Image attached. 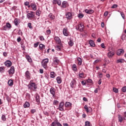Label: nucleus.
Listing matches in <instances>:
<instances>
[{
	"instance_id": "6e6d98bb",
	"label": "nucleus",
	"mask_w": 126,
	"mask_h": 126,
	"mask_svg": "<svg viewBox=\"0 0 126 126\" xmlns=\"http://www.w3.org/2000/svg\"><path fill=\"white\" fill-rule=\"evenodd\" d=\"M121 15L124 19H125V14H124V12H121Z\"/></svg>"
},
{
	"instance_id": "603ef678",
	"label": "nucleus",
	"mask_w": 126,
	"mask_h": 126,
	"mask_svg": "<svg viewBox=\"0 0 126 126\" xmlns=\"http://www.w3.org/2000/svg\"><path fill=\"white\" fill-rule=\"evenodd\" d=\"M57 4L61 5V4H62V1L60 0H57Z\"/></svg>"
},
{
	"instance_id": "a211bd4d",
	"label": "nucleus",
	"mask_w": 126,
	"mask_h": 126,
	"mask_svg": "<svg viewBox=\"0 0 126 126\" xmlns=\"http://www.w3.org/2000/svg\"><path fill=\"white\" fill-rule=\"evenodd\" d=\"M56 80L58 84H61V83H62V78H61L60 76L57 77L56 78Z\"/></svg>"
},
{
	"instance_id": "f257e3e1",
	"label": "nucleus",
	"mask_w": 126,
	"mask_h": 126,
	"mask_svg": "<svg viewBox=\"0 0 126 126\" xmlns=\"http://www.w3.org/2000/svg\"><path fill=\"white\" fill-rule=\"evenodd\" d=\"M32 81H30L29 84L28 85V87L30 90H36L37 89V85H36V83L32 82Z\"/></svg>"
},
{
	"instance_id": "5fc2aeb1",
	"label": "nucleus",
	"mask_w": 126,
	"mask_h": 126,
	"mask_svg": "<svg viewBox=\"0 0 126 126\" xmlns=\"http://www.w3.org/2000/svg\"><path fill=\"white\" fill-rule=\"evenodd\" d=\"M118 7V5L117 4H113L111 8H117Z\"/></svg>"
},
{
	"instance_id": "c03bdc74",
	"label": "nucleus",
	"mask_w": 126,
	"mask_h": 126,
	"mask_svg": "<svg viewBox=\"0 0 126 126\" xmlns=\"http://www.w3.org/2000/svg\"><path fill=\"white\" fill-rule=\"evenodd\" d=\"M79 76L81 78H83V75H84V73H79L78 74Z\"/></svg>"
},
{
	"instance_id": "9b49d317",
	"label": "nucleus",
	"mask_w": 126,
	"mask_h": 126,
	"mask_svg": "<svg viewBox=\"0 0 126 126\" xmlns=\"http://www.w3.org/2000/svg\"><path fill=\"white\" fill-rule=\"evenodd\" d=\"M115 55V52L113 51H109L108 54H107V57L111 59L113 58L114 55Z\"/></svg>"
},
{
	"instance_id": "bf43d9fd",
	"label": "nucleus",
	"mask_w": 126,
	"mask_h": 126,
	"mask_svg": "<svg viewBox=\"0 0 126 126\" xmlns=\"http://www.w3.org/2000/svg\"><path fill=\"white\" fill-rule=\"evenodd\" d=\"M46 33H47V34H48V35H49V34H51V30H47V31H46Z\"/></svg>"
},
{
	"instance_id": "37998d69",
	"label": "nucleus",
	"mask_w": 126,
	"mask_h": 126,
	"mask_svg": "<svg viewBox=\"0 0 126 126\" xmlns=\"http://www.w3.org/2000/svg\"><path fill=\"white\" fill-rule=\"evenodd\" d=\"M54 63H55V64H58L59 63V60L55 59L54 60Z\"/></svg>"
},
{
	"instance_id": "4be33fe9",
	"label": "nucleus",
	"mask_w": 126,
	"mask_h": 126,
	"mask_svg": "<svg viewBox=\"0 0 126 126\" xmlns=\"http://www.w3.org/2000/svg\"><path fill=\"white\" fill-rule=\"evenodd\" d=\"M89 43L91 47H95V43H94V41L93 40H90Z\"/></svg>"
},
{
	"instance_id": "8fccbe9b",
	"label": "nucleus",
	"mask_w": 126,
	"mask_h": 126,
	"mask_svg": "<svg viewBox=\"0 0 126 126\" xmlns=\"http://www.w3.org/2000/svg\"><path fill=\"white\" fill-rule=\"evenodd\" d=\"M38 45H39V42H37V43L34 44L33 47L34 48H37V47H38Z\"/></svg>"
},
{
	"instance_id": "9d476101",
	"label": "nucleus",
	"mask_w": 126,
	"mask_h": 126,
	"mask_svg": "<svg viewBox=\"0 0 126 126\" xmlns=\"http://www.w3.org/2000/svg\"><path fill=\"white\" fill-rule=\"evenodd\" d=\"M76 83V81H75V80L73 79L70 83V87L72 89L74 88V86H75Z\"/></svg>"
},
{
	"instance_id": "864d4df0",
	"label": "nucleus",
	"mask_w": 126,
	"mask_h": 126,
	"mask_svg": "<svg viewBox=\"0 0 126 126\" xmlns=\"http://www.w3.org/2000/svg\"><path fill=\"white\" fill-rule=\"evenodd\" d=\"M43 114L44 115H45V116H49V113L47 111H44Z\"/></svg>"
},
{
	"instance_id": "58836bf2",
	"label": "nucleus",
	"mask_w": 126,
	"mask_h": 126,
	"mask_svg": "<svg viewBox=\"0 0 126 126\" xmlns=\"http://www.w3.org/2000/svg\"><path fill=\"white\" fill-rule=\"evenodd\" d=\"M84 16V15L83 14L80 13L78 15V17L79 18H83V17Z\"/></svg>"
},
{
	"instance_id": "6e6552de",
	"label": "nucleus",
	"mask_w": 126,
	"mask_h": 126,
	"mask_svg": "<svg viewBox=\"0 0 126 126\" xmlns=\"http://www.w3.org/2000/svg\"><path fill=\"white\" fill-rule=\"evenodd\" d=\"M5 66H7V67H10L11 66V64H12V63L10 62V61H6L4 63Z\"/></svg>"
},
{
	"instance_id": "7ed1b4c3",
	"label": "nucleus",
	"mask_w": 126,
	"mask_h": 126,
	"mask_svg": "<svg viewBox=\"0 0 126 126\" xmlns=\"http://www.w3.org/2000/svg\"><path fill=\"white\" fill-rule=\"evenodd\" d=\"M50 93L51 94V95H52V97H56V89H55V88L52 87L50 89Z\"/></svg>"
},
{
	"instance_id": "4468645a",
	"label": "nucleus",
	"mask_w": 126,
	"mask_h": 126,
	"mask_svg": "<svg viewBox=\"0 0 126 126\" xmlns=\"http://www.w3.org/2000/svg\"><path fill=\"white\" fill-rule=\"evenodd\" d=\"M14 71H15L14 67L12 66L11 67L10 69L9 70V74H13V73H14Z\"/></svg>"
},
{
	"instance_id": "c756f323",
	"label": "nucleus",
	"mask_w": 126,
	"mask_h": 126,
	"mask_svg": "<svg viewBox=\"0 0 126 126\" xmlns=\"http://www.w3.org/2000/svg\"><path fill=\"white\" fill-rule=\"evenodd\" d=\"M5 67H4V66L0 67V72H1V73H3V72H4L5 71Z\"/></svg>"
},
{
	"instance_id": "423d86ee",
	"label": "nucleus",
	"mask_w": 126,
	"mask_h": 126,
	"mask_svg": "<svg viewBox=\"0 0 126 126\" xmlns=\"http://www.w3.org/2000/svg\"><path fill=\"white\" fill-rule=\"evenodd\" d=\"M63 106H64V103L63 102H60L58 107L59 110L63 111Z\"/></svg>"
},
{
	"instance_id": "f8f14e48",
	"label": "nucleus",
	"mask_w": 126,
	"mask_h": 126,
	"mask_svg": "<svg viewBox=\"0 0 126 126\" xmlns=\"http://www.w3.org/2000/svg\"><path fill=\"white\" fill-rule=\"evenodd\" d=\"M124 120H126V117L124 118L123 116L118 115V121L119 123H123V121H124Z\"/></svg>"
},
{
	"instance_id": "e433bc0d",
	"label": "nucleus",
	"mask_w": 126,
	"mask_h": 126,
	"mask_svg": "<svg viewBox=\"0 0 126 126\" xmlns=\"http://www.w3.org/2000/svg\"><path fill=\"white\" fill-rule=\"evenodd\" d=\"M6 27L7 28H11V25L9 23H6Z\"/></svg>"
},
{
	"instance_id": "79ce46f5",
	"label": "nucleus",
	"mask_w": 126,
	"mask_h": 126,
	"mask_svg": "<svg viewBox=\"0 0 126 126\" xmlns=\"http://www.w3.org/2000/svg\"><path fill=\"white\" fill-rule=\"evenodd\" d=\"M41 14V11L39 10H37L36 12V15H37L38 16H40V15Z\"/></svg>"
},
{
	"instance_id": "b1692460",
	"label": "nucleus",
	"mask_w": 126,
	"mask_h": 126,
	"mask_svg": "<svg viewBox=\"0 0 126 126\" xmlns=\"http://www.w3.org/2000/svg\"><path fill=\"white\" fill-rule=\"evenodd\" d=\"M63 34L64 35V36H68V33H67V31L66 30V29L64 28L63 29Z\"/></svg>"
},
{
	"instance_id": "a878e982",
	"label": "nucleus",
	"mask_w": 126,
	"mask_h": 126,
	"mask_svg": "<svg viewBox=\"0 0 126 126\" xmlns=\"http://www.w3.org/2000/svg\"><path fill=\"white\" fill-rule=\"evenodd\" d=\"M35 101L37 103H40V96H39V94H37L35 96Z\"/></svg>"
},
{
	"instance_id": "69168bd1",
	"label": "nucleus",
	"mask_w": 126,
	"mask_h": 126,
	"mask_svg": "<svg viewBox=\"0 0 126 126\" xmlns=\"http://www.w3.org/2000/svg\"><path fill=\"white\" fill-rule=\"evenodd\" d=\"M98 77H99V78H102L103 77V74L102 73H99L98 74Z\"/></svg>"
},
{
	"instance_id": "a19ab883",
	"label": "nucleus",
	"mask_w": 126,
	"mask_h": 126,
	"mask_svg": "<svg viewBox=\"0 0 126 126\" xmlns=\"http://www.w3.org/2000/svg\"><path fill=\"white\" fill-rule=\"evenodd\" d=\"M28 27L30 28V29H32V28H33V27L32 26L31 23H29L28 24Z\"/></svg>"
},
{
	"instance_id": "ea45409f",
	"label": "nucleus",
	"mask_w": 126,
	"mask_h": 126,
	"mask_svg": "<svg viewBox=\"0 0 126 126\" xmlns=\"http://www.w3.org/2000/svg\"><path fill=\"white\" fill-rule=\"evenodd\" d=\"M113 90L115 93H118V92H119V90L116 88H113Z\"/></svg>"
},
{
	"instance_id": "4d7b16f0",
	"label": "nucleus",
	"mask_w": 126,
	"mask_h": 126,
	"mask_svg": "<svg viewBox=\"0 0 126 126\" xmlns=\"http://www.w3.org/2000/svg\"><path fill=\"white\" fill-rule=\"evenodd\" d=\"M6 99L8 102H10V97L9 96H7Z\"/></svg>"
},
{
	"instance_id": "dca6fc26",
	"label": "nucleus",
	"mask_w": 126,
	"mask_h": 126,
	"mask_svg": "<svg viewBox=\"0 0 126 126\" xmlns=\"http://www.w3.org/2000/svg\"><path fill=\"white\" fill-rule=\"evenodd\" d=\"M25 76L28 79H29V78H30L31 76V74H30L29 71L28 70L25 72Z\"/></svg>"
},
{
	"instance_id": "c9c22d12",
	"label": "nucleus",
	"mask_w": 126,
	"mask_h": 126,
	"mask_svg": "<svg viewBox=\"0 0 126 126\" xmlns=\"http://www.w3.org/2000/svg\"><path fill=\"white\" fill-rule=\"evenodd\" d=\"M84 109H85V110H86L87 113H89V108H88V106H87V105H85Z\"/></svg>"
},
{
	"instance_id": "7c9ffc66",
	"label": "nucleus",
	"mask_w": 126,
	"mask_h": 126,
	"mask_svg": "<svg viewBox=\"0 0 126 126\" xmlns=\"http://www.w3.org/2000/svg\"><path fill=\"white\" fill-rule=\"evenodd\" d=\"M48 16L51 20H54V19H55V16H54V15H53V14H51V13L49 14Z\"/></svg>"
},
{
	"instance_id": "680f3d73",
	"label": "nucleus",
	"mask_w": 126,
	"mask_h": 126,
	"mask_svg": "<svg viewBox=\"0 0 126 126\" xmlns=\"http://www.w3.org/2000/svg\"><path fill=\"white\" fill-rule=\"evenodd\" d=\"M57 2H58V0H53V4H57Z\"/></svg>"
},
{
	"instance_id": "5701e85b",
	"label": "nucleus",
	"mask_w": 126,
	"mask_h": 126,
	"mask_svg": "<svg viewBox=\"0 0 126 126\" xmlns=\"http://www.w3.org/2000/svg\"><path fill=\"white\" fill-rule=\"evenodd\" d=\"M55 41L58 43V44H60L61 43V39H60V37H58V36H55L54 38Z\"/></svg>"
},
{
	"instance_id": "cd10ccee",
	"label": "nucleus",
	"mask_w": 126,
	"mask_h": 126,
	"mask_svg": "<svg viewBox=\"0 0 126 126\" xmlns=\"http://www.w3.org/2000/svg\"><path fill=\"white\" fill-rule=\"evenodd\" d=\"M8 85L9 86H12L13 85V81L12 80H9L8 81Z\"/></svg>"
},
{
	"instance_id": "49530a36",
	"label": "nucleus",
	"mask_w": 126,
	"mask_h": 126,
	"mask_svg": "<svg viewBox=\"0 0 126 126\" xmlns=\"http://www.w3.org/2000/svg\"><path fill=\"white\" fill-rule=\"evenodd\" d=\"M85 126H90V122L87 121L85 122Z\"/></svg>"
},
{
	"instance_id": "1a4fd4ad",
	"label": "nucleus",
	"mask_w": 126,
	"mask_h": 126,
	"mask_svg": "<svg viewBox=\"0 0 126 126\" xmlns=\"http://www.w3.org/2000/svg\"><path fill=\"white\" fill-rule=\"evenodd\" d=\"M124 53H125V50L123 49H120L117 51V56H121V55H123Z\"/></svg>"
},
{
	"instance_id": "39448f33",
	"label": "nucleus",
	"mask_w": 126,
	"mask_h": 126,
	"mask_svg": "<svg viewBox=\"0 0 126 126\" xmlns=\"http://www.w3.org/2000/svg\"><path fill=\"white\" fill-rule=\"evenodd\" d=\"M73 13L70 12H67L65 14L66 18L68 20H70L72 18Z\"/></svg>"
},
{
	"instance_id": "aec40b11",
	"label": "nucleus",
	"mask_w": 126,
	"mask_h": 126,
	"mask_svg": "<svg viewBox=\"0 0 126 126\" xmlns=\"http://www.w3.org/2000/svg\"><path fill=\"white\" fill-rule=\"evenodd\" d=\"M30 107V103L29 102L26 101L25 104H24V108H29Z\"/></svg>"
},
{
	"instance_id": "13d9d810",
	"label": "nucleus",
	"mask_w": 126,
	"mask_h": 126,
	"mask_svg": "<svg viewBox=\"0 0 126 126\" xmlns=\"http://www.w3.org/2000/svg\"><path fill=\"white\" fill-rule=\"evenodd\" d=\"M32 114H34L36 113V110L35 109H32L31 111Z\"/></svg>"
},
{
	"instance_id": "774afa93",
	"label": "nucleus",
	"mask_w": 126,
	"mask_h": 126,
	"mask_svg": "<svg viewBox=\"0 0 126 126\" xmlns=\"http://www.w3.org/2000/svg\"><path fill=\"white\" fill-rule=\"evenodd\" d=\"M17 42H18V43H19V42H20L21 41V37H19L17 39Z\"/></svg>"
},
{
	"instance_id": "e2e57ef3",
	"label": "nucleus",
	"mask_w": 126,
	"mask_h": 126,
	"mask_svg": "<svg viewBox=\"0 0 126 126\" xmlns=\"http://www.w3.org/2000/svg\"><path fill=\"white\" fill-rule=\"evenodd\" d=\"M101 83H102V79H99V81H98V84L99 85H101Z\"/></svg>"
},
{
	"instance_id": "ddd939ff",
	"label": "nucleus",
	"mask_w": 126,
	"mask_h": 126,
	"mask_svg": "<svg viewBox=\"0 0 126 126\" xmlns=\"http://www.w3.org/2000/svg\"><path fill=\"white\" fill-rule=\"evenodd\" d=\"M57 125V126H63L59 121L53 122L51 124V126H56Z\"/></svg>"
},
{
	"instance_id": "4c0bfd02",
	"label": "nucleus",
	"mask_w": 126,
	"mask_h": 126,
	"mask_svg": "<svg viewBox=\"0 0 126 126\" xmlns=\"http://www.w3.org/2000/svg\"><path fill=\"white\" fill-rule=\"evenodd\" d=\"M1 120L3 121V122H5V121L6 120V118H5V115H2Z\"/></svg>"
},
{
	"instance_id": "09e8293b",
	"label": "nucleus",
	"mask_w": 126,
	"mask_h": 126,
	"mask_svg": "<svg viewBox=\"0 0 126 126\" xmlns=\"http://www.w3.org/2000/svg\"><path fill=\"white\" fill-rule=\"evenodd\" d=\"M56 50L57 51H61V46L59 45L56 46Z\"/></svg>"
},
{
	"instance_id": "2eb2a0df",
	"label": "nucleus",
	"mask_w": 126,
	"mask_h": 126,
	"mask_svg": "<svg viewBox=\"0 0 126 126\" xmlns=\"http://www.w3.org/2000/svg\"><path fill=\"white\" fill-rule=\"evenodd\" d=\"M86 13H87L88 14H92L94 12V10L92 9H86L85 10Z\"/></svg>"
},
{
	"instance_id": "0e129e2a",
	"label": "nucleus",
	"mask_w": 126,
	"mask_h": 126,
	"mask_svg": "<svg viewBox=\"0 0 126 126\" xmlns=\"http://www.w3.org/2000/svg\"><path fill=\"white\" fill-rule=\"evenodd\" d=\"M89 113H91L92 112V108H91V107H89Z\"/></svg>"
},
{
	"instance_id": "473e14b6",
	"label": "nucleus",
	"mask_w": 126,
	"mask_h": 126,
	"mask_svg": "<svg viewBox=\"0 0 126 126\" xmlns=\"http://www.w3.org/2000/svg\"><path fill=\"white\" fill-rule=\"evenodd\" d=\"M78 62H78L79 65H81V64H82V59H81V58L78 57Z\"/></svg>"
},
{
	"instance_id": "2f4dec72",
	"label": "nucleus",
	"mask_w": 126,
	"mask_h": 126,
	"mask_svg": "<svg viewBox=\"0 0 126 126\" xmlns=\"http://www.w3.org/2000/svg\"><path fill=\"white\" fill-rule=\"evenodd\" d=\"M31 6H32L33 10H36V9H37V7L36 6V4L32 3Z\"/></svg>"
},
{
	"instance_id": "338daca9",
	"label": "nucleus",
	"mask_w": 126,
	"mask_h": 126,
	"mask_svg": "<svg viewBox=\"0 0 126 126\" xmlns=\"http://www.w3.org/2000/svg\"><path fill=\"white\" fill-rule=\"evenodd\" d=\"M18 34H19V35H22V32H21V30H19V31H18Z\"/></svg>"
},
{
	"instance_id": "de8ad7c7",
	"label": "nucleus",
	"mask_w": 126,
	"mask_h": 126,
	"mask_svg": "<svg viewBox=\"0 0 126 126\" xmlns=\"http://www.w3.org/2000/svg\"><path fill=\"white\" fill-rule=\"evenodd\" d=\"M87 82L88 83H92L93 81L91 79H88V80H87Z\"/></svg>"
},
{
	"instance_id": "6ab92c4d",
	"label": "nucleus",
	"mask_w": 126,
	"mask_h": 126,
	"mask_svg": "<svg viewBox=\"0 0 126 126\" xmlns=\"http://www.w3.org/2000/svg\"><path fill=\"white\" fill-rule=\"evenodd\" d=\"M66 4H67V2L63 1L62 2V7H63V8H65V7H66Z\"/></svg>"
},
{
	"instance_id": "393cba45",
	"label": "nucleus",
	"mask_w": 126,
	"mask_h": 126,
	"mask_svg": "<svg viewBox=\"0 0 126 126\" xmlns=\"http://www.w3.org/2000/svg\"><path fill=\"white\" fill-rule=\"evenodd\" d=\"M14 24L16 26H18V24H19V20L17 18L15 19Z\"/></svg>"
},
{
	"instance_id": "f704fd0d",
	"label": "nucleus",
	"mask_w": 126,
	"mask_h": 126,
	"mask_svg": "<svg viewBox=\"0 0 126 126\" xmlns=\"http://www.w3.org/2000/svg\"><path fill=\"white\" fill-rule=\"evenodd\" d=\"M72 68L74 71H77V68H76V64H74L72 65Z\"/></svg>"
},
{
	"instance_id": "a18cd8bd",
	"label": "nucleus",
	"mask_w": 126,
	"mask_h": 126,
	"mask_svg": "<svg viewBox=\"0 0 126 126\" xmlns=\"http://www.w3.org/2000/svg\"><path fill=\"white\" fill-rule=\"evenodd\" d=\"M2 30L4 31H6V30H7V28L6 25L2 27Z\"/></svg>"
},
{
	"instance_id": "bb28decb",
	"label": "nucleus",
	"mask_w": 126,
	"mask_h": 126,
	"mask_svg": "<svg viewBox=\"0 0 126 126\" xmlns=\"http://www.w3.org/2000/svg\"><path fill=\"white\" fill-rule=\"evenodd\" d=\"M55 77H56V73H55V72H51L50 77L51 78H55Z\"/></svg>"
},
{
	"instance_id": "0eeeda50",
	"label": "nucleus",
	"mask_w": 126,
	"mask_h": 126,
	"mask_svg": "<svg viewBox=\"0 0 126 126\" xmlns=\"http://www.w3.org/2000/svg\"><path fill=\"white\" fill-rule=\"evenodd\" d=\"M27 17L28 19H31L34 17V14H33V12L31 11L30 13H29L27 14Z\"/></svg>"
},
{
	"instance_id": "f03ea898",
	"label": "nucleus",
	"mask_w": 126,
	"mask_h": 126,
	"mask_svg": "<svg viewBox=\"0 0 126 126\" xmlns=\"http://www.w3.org/2000/svg\"><path fill=\"white\" fill-rule=\"evenodd\" d=\"M49 63V59H45L43 60V61L41 63V65L45 68V69H47L48 68V63Z\"/></svg>"
},
{
	"instance_id": "3c124183",
	"label": "nucleus",
	"mask_w": 126,
	"mask_h": 126,
	"mask_svg": "<svg viewBox=\"0 0 126 126\" xmlns=\"http://www.w3.org/2000/svg\"><path fill=\"white\" fill-rule=\"evenodd\" d=\"M39 39L40 41H44V40H45V38H44V37L43 36H39Z\"/></svg>"
},
{
	"instance_id": "f3484780",
	"label": "nucleus",
	"mask_w": 126,
	"mask_h": 126,
	"mask_svg": "<svg viewBox=\"0 0 126 126\" xmlns=\"http://www.w3.org/2000/svg\"><path fill=\"white\" fill-rule=\"evenodd\" d=\"M125 63L124 59H118L116 61V63Z\"/></svg>"
},
{
	"instance_id": "20e7f679",
	"label": "nucleus",
	"mask_w": 126,
	"mask_h": 126,
	"mask_svg": "<svg viewBox=\"0 0 126 126\" xmlns=\"http://www.w3.org/2000/svg\"><path fill=\"white\" fill-rule=\"evenodd\" d=\"M83 28H84V26L82 24H80L76 27V30H79L81 32L83 31Z\"/></svg>"
},
{
	"instance_id": "72a5a7b5",
	"label": "nucleus",
	"mask_w": 126,
	"mask_h": 126,
	"mask_svg": "<svg viewBox=\"0 0 126 126\" xmlns=\"http://www.w3.org/2000/svg\"><path fill=\"white\" fill-rule=\"evenodd\" d=\"M45 45L43 44H40L39 45V50H42V49H45Z\"/></svg>"
},
{
	"instance_id": "412c9836",
	"label": "nucleus",
	"mask_w": 126,
	"mask_h": 126,
	"mask_svg": "<svg viewBox=\"0 0 126 126\" xmlns=\"http://www.w3.org/2000/svg\"><path fill=\"white\" fill-rule=\"evenodd\" d=\"M71 103L69 102H66L65 103V107H66V108H69V107H71Z\"/></svg>"
},
{
	"instance_id": "c85d7f7f",
	"label": "nucleus",
	"mask_w": 126,
	"mask_h": 126,
	"mask_svg": "<svg viewBox=\"0 0 126 126\" xmlns=\"http://www.w3.org/2000/svg\"><path fill=\"white\" fill-rule=\"evenodd\" d=\"M73 40H72V39H70L69 42H68V45L70 46V47H72V46H73Z\"/></svg>"
},
{
	"instance_id": "052dcab7",
	"label": "nucleus",
	"mask_w": 126,
	"mask_h": 126,
	"mask_svg": "<svg viewBox=\"0 0 126 126\" xmlns=\"http://www.w3.org/2000/svg\"><path fill=\"white\" fill-rule=\"evenodd\" d=\"M58 103H59L58 100H54L53 101V105H57Z\"/></svg>"
}]
</instances>
